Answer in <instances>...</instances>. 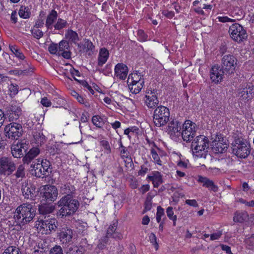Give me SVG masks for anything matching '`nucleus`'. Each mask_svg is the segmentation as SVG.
Masks as SVG:
<instances>
[{"mask_svg":"<svg viewBox=\"0 0 254 254\" xmlns=\"http://www.w3.org/2000/svg\"><path fill=\"white\" fill-rule=\"evenodd\" d=\"M73 236L72 230L67 227L62 228L58 233V236L63 244H66L71 241Z\"/></svg>","mask_w":254,"mask_h":254,"instance_id":"obj_16","label":"nucleus"},{"mask_svg":"<svg viewBox=\"0 0 254 254\" xmlns=\"http://www.w3.org/2000/svg\"><path fill=\"white\" fill-rule=\"evenodd\" d=\"M58 190L54 186H50L45 189L43 197L47 202L54 201L58 196Z\"/></svg>","mask_w":254,"mask_h":254,"instance_id":"obj_17","label":"nucleus"},{"mask_svg":"<svg viewBox=\"0 0 254 254\" xmlns=\"http://www.w3.org/2000/svg\"><path fill=\"white\" fill-rule=\"evenodd\" d=\"M19 15L23 18H28L30 17V12L28 7L21 6L18 12Z\"/></svg>","mask_w":254,"mask_h":254,"instance_id":"obj_38","label":"nucleus"},{"mask_svg":"<svg viewBox=\"0 0 254 254\" xmlns=\"http://www.w3.org/2000/svg\"><path fill=\"white\" fill-rule=\"evenodd\" d=\"M92 122L94 125L99 128H101L104 124L103 119L98 115L93 116Z\"/></svg>","mask_w":254,"mask_h":254,"instance_id":"obj_40","label":"nucleus"},{"mask_svg":"<svg viewBox=\"0 0 254 254\" xmlns=\"http://www.w3.org/2000/svg\"><path fill=\"white\" fill-rule=\"evenodd\" d=\"M41 103L43 106L46 107H48L51 106V101L48 100L47 97H44L42 98Z\"/></svg>","mask_w":254,"mask_h":254,"instance_id":"obj_61","label":"nucleus"},{"mask_svg":"<svg viewBox=\"0 0 254 254\" xmlns=\"http://www.w3.org/2000/svg\"><path fill=\"white\" fill-rule=\"evenodd\" d=\"M238 202L241 203L245 204L248 207H254V200H252L249 202L247 201L246 200L242 198H240L238 200Z\"/></svg>","mask_w":254,"mask_h":254,"instance_id":"obj_55","label":"nucleus"},{"mask_svg":"<svg viewBox=\"0 0 254 254\" xmlns=\"http://www.w3.org/2000/svg\"><path fill=\"white\" fill-rule=\"evenodd\" d=\"M37 225L42 233L50 234L52 232H56L58 226V222L55 218L48 219H39Z\"/></svg>","mask_w":254,"mask_h":254,"instance_id":"obj_6","label":"nucleus"},{"mask_svg":"<svg viewBox=\"0 0 254 254\" xmlns=\"http://www.w3.org/2000/svg\"><path fill=\"white\" fill-rule=\"evenodd\" d=\"M35 69L34 67L32 66H29L28 69H24L23 72L24 73V75H30L33 72Z\"/></svg>","mask_w":254,"mask_h":254,"instance_id":"obj_63","label":"nucleus"},{"mask_svg":"<svg viewBox=\"0 0 254 254\" xmlns=\"http://www.w3.org/2000/svg\"><path fill=\"white\" fill-rule=\"evenodd\" d=\"M39 164L40 166H41L42 168H43V169L44 170L45 173L48 175V174L51 172L49 170L51 164L50 161L46 159H42L41 161L40 160Z\"/></svg>","mask_w":254,"mask_h":254,"instance_id":"obj_41","label":"nucleus"},{"mask_svg":"<svg viewBox=\"0 0 254 254\" xmlns=\"http://www.w3.org/2000/svg\"><path fill=\"white\" fill-rule=\"evenodd\" d=\"M67 22L61 18L58 19L57 22L54 25V27L56 30H60L67 27Z\"/></svg>","mask_w":254,"mask_h":254,"instance_id":"obj_37","label":"nucleus"},{"mask_svg":"<svg viewBox=\"0 0 254 254\" xmlns=\"http://www.w3.org/2000/svg\"><path fill=\"white\" fill-rule=\"evenodd\" d=\"M58 18V13L54 10H52L47 16L45 26L48 29H52L54 27L53 24L56 22Z\"/></svg>","mask_w":254,"mask_h":254,"instance_id":"obj_24","label":"nucleus"},{"mask_svg":"<svg viewBox=\"0 0 254 254\" xmlns=\"http://www.w3.org/2000/svg\"><path fill=\"white\" fill-rule=\"evenodd\" d=\"M147 178L152 182L155 188H158L162 183V176L158 171L153 172L151 176H148Z\"/></svg>","mask_w":254,"mask_h":254,"instance_id":"obj_31","label":"nucleus"},{"mask_svg":"<svg viewBox=\"0 0 254 254\" xmlns=\"http://www.w3.org/2000/svg\"><path fill=\"white\" fill-rule=\"evenodd\" d=\"M175 124L174 120H172L168 125L166 131L170 135V137L174 139L175 138Z\"/></svg>","mask_w":254,"mask_h":254,"instance_id":"obj_42","label":"nucleus"},{"mask_svg":"<svg viewBox=\"0 0 254 254\" xmlns=\"http://www.w3.org/2000/svg\"><path fill=\"white\" fill-rule=\"evenodd\" d=\"M48 51L51 54H56L58 55V46L57 44L52 43L48 47Z\"/></svg>","mask_w":254,"mask_h":254,"instance_id":"obj_48","label":"nucleus"},{"mask_svg":"<svg viewBox=\"0 0 254 254\" xmlns=\"http://www.w3.org/2000/svg\"><path fill=\"white\" fill-rule=\"evenodd\" d=\"M152 207V202H151V199L150 198L147 197L145 200V203H144V209L143 210V213H145V212L149 211L151 209Z\"/></svg>","mask_w":254,"mask_h":254,"instance_id":"obj_51","label":"nucleus"},{"mask_svg":"<svg viewBox=\"0 0 254 254\" xmlns=\"http://www.w3.org/2000/svg\"><path fill=\"white\" fill-rule=\"evenodd\" d=\"M149 240L151 243L154 246L156 250H157L159 248V245L157 242V238L153 233H151L149 236Z\"/></svg>","mask_w":254,"mask_h":254,"instance_id":"obj_46","label":"nucleus"},{"mask_svg":"<svg viewBox=\"0 0 254 254\" xmlns=\"http://www.w3.org/2000/svg\"><path fill=\"white\" fill-rule=\"evenodd\" d=\"M74 93L77 95L76 99L80 103L84 104L86 107L90 106L89 103L85 101V99L82 96H80L76 92H74Z\"/></svg>","mask_w":254,"mask_h":254,"instance_id":"obj_57","label":"nucleus"},{"mask_svg":"<svg viewBox=\"0 0 254 254\" xmlns=\"http://www.w3.org/2000/svg\"><path fill=\"white\" fill-rule=\"evenodd\" d=\"M109 57V52L105 48H102L99 52L98 64L102 66L106 63Z\"/></svg>","mask_w":254,"mask_h":254,"instance_id":"obj_33","label":"nucleus"},{"mask_svg":"<svg viewBox=\"0 0 254 254\" xmlns=\"http://www.w3.org/2000/svg\"><path fill=\"white\" fill-rule=\"evenodd\" d=\"M40 153L39 148L37 147L32 148L28 151L23 158L24 164H28L35 157Z\"/></svg>","mask_w":254,"mask_h":254,"instance_id":"obj_28","label":"nucleus"},{"mask_svg":"<svg viewBox=\"0 0 254 254\" xmlns=\"http://www.w3.org/2000/svg\"><path fill=\"white\" fill-rule=\"evenodd\" d=\"M117 226V222H115L112 225H110L107 229L106 234L107 236H111L113 238L121 240L123 239V236L121 233L116 231Z\"/></svg>","mask_w":254,"mask_h":254,"instance_id":"obj_25","label":"nucleus"},{"mask_svg":"<svg viewBox=\"0 0 254 254\" xmlns=\"http://www.w3.org/2000/svg\"><path fill=\"white\" fill-rule=\"evenodd\" d=\"M9 49L16 57L20 60H24L25 56L22 52L15 45H9Z\"/></svg>","mask_w":254,"mask_h":254,"instance_id":"obj_36","label":"nucleus"},{"mask_svg":"<svg viewBox=\"0 0 254 254\" xmlns=\"http://www.w3.org/2000/svg\"><path fill=\"white\" fill-rule=\"evenodd\" d=\"M249 215L246 211L236 212L234 214L233 221L235 222L243 223L248 219Z\"/></svg>","mask_w":254,"mask_h":254,"instance_id":"obj_34","label":"nucleus"},{"mask_svg":"<svg viewBox=\"0 0 254 254\" xmlns=\"http://www.w3.org/2000/svg\"><path fill=\"white\" fill-rule=\"evenodd\" d=\"M78 47L80 48L79 52H87L88 55L91 56L93 54V51L95 49V47L93 43L89 40H85L83 46L78 44Z\"/></svg>","mask_w":254,"mask_h":254,"instance_id":"obj_29","label":"nucleus"},{"mask_svg":"<svg viewBox=\"0 0 254 254\" xmlns=\"http://www.w3.org/2000/svg\"><path fill=\"white\" fill-rule=\"evenodd\" d=\"M170 112L169 109L163 106L157 107L154 110L153 122L157 127H161L166 124L169 121Z\"/></svg>","mask_w":254,"mask_h":254,"instance_id":"obj_5","label":"nucleus"},{"mask_svg":"<svg viewBox=\"0 0 254 254\" xmlns=\"http://www.w3.org/2000/svg\"><path fill=\"white\" fill-rule=\"evenodd\" d=\"M180 155H181V154H180L179 155L180 159H179V160H178L177 161V166H176V168H178L179 170H184L187 171V169L188 168V161H182L181 159V158L180 156Z\"/></svg>","mask_w":254,"mask_h":254,"instance_id":"obj_44","label":"nucleus"},{"mask_svg":"<svg viewBox=\"0 0 254 254\" xmlns=\"http://www.w3.org/2000/svg\"><path fill=\"white\" fill-rule=\"evenodd\" d=\"M75 191V187L70 183L62 184L60 189L61 193L65 194L64 196H67L69 197H72V194L74 193Z\"/></svg>","mask_w":254,"mask_h":254,"instance_id":"obj_27","label":"nucleus"},{"mask_svg":"<svg viewBox=\"0 0 254 254\" xmlns=\"http://www.w3.org/2000/svg\"><path fill=\"white\" fill-rule=\"evenodd\" d=\"M209 141L204 135L197 136L192 142L191 148L193 154L198 158H205L208 155Z\"/></svg>","mask_w":254,"mask_h":254,"instance_id":"obj_3","label":"nucleus"},{"mask_svg":"<svg viewBox=\"0 0 254 254\" xmlns=\"http://www.w3.org/2000/svg\"><path fill=\"white\" fill-rule=\"evenodd\" d=\"M130 80L129 75L128 78V83H129V89L130 92L134 94L138 93L143 87L144 81L140 79L139 80H132L131 82L129 81Z\"/></svg>","mask_w":254,"mask_h":254,"instance_id":"obj_22","label":"nucleus"},{"mask_svg":"<svg viewBox=\"0 0 254 254\" xmlns=\"http://www.w3.org/2000/svg\"><path fill=\"white\" fill-rule=\"evenodd\" d=\"M162 14L166 17L169 18H172L174 15V12L172 11H168V10H163L162 11Z\"/></svg>","mask_w":254,"mask_h":254,"instance_id":"obj_64","label":"nucleus"},{"mask_svg":"<svg viewBox=\"0 0 254 254\" xmlns=\"http://www.w3.org/2000/svg\"><path fill=\"white\" fill-rule=\"evenodd\" d=\"M21 190L25 198L32 199L34 196L35 192V188L31 186H29L27 184L23 185Z\"/></svg>","mask_w":254,"mask_h":254,"instance_id":"obj_30","label":"nucleus"},{"mask_svg":"<svg viewBox=\"0 0 254 254\" xmlns=\"http://www.w3.org/2000/svg\"><path fill=\"white\" fill-rule=\"evenodd\" d=\"M205 187L209 189V190L213 191L214 192H216L218 190V187L216 185L214 184V183L213 181L209 180L207 183Z\"/></svg>","mask_w":254,"mask_h":254,"instance_id":"obj_49","label":"nucleus"},{"mask_svg":"<svg viewBox=\"0 0 254 254\" xmlns=\"http://www.w3.org/2000/svg\"><path fill=\"white\" fill-rule=\"evenodd\" d=\"M2 254H21L19 249L14 246L8 247Z\"/></svg>","mask_w":254,"mask_h":254,"instance_id":"obj_43","label":"nucleus"},{"mask_svg":"<svg viewBox=\"0 0 254 254\" xmlns=\"http://www.w3.org/2000/svg\"><path fill=\"white\" fill-rule=\"evenodd\" d=\"M254 94V85L250 82L241 85L238 90V96L241 101L251 100Z\"/></svg>","mask_w":254,"mask_h":254,"instance_id":"obj_11","label":"nucleus"},{"mask_svg":"<svg viewBox=\"0 0 254 254\" xmlns=\"http://www.w3.org/2000/svg\"><path fill=\"white\" fill-rule=\"evenodd\" d=\"M228 145L223 138L218 135L216 139L212 141V150L215 153H223L225 152L228 148Z\"/></svg>","mask_w":254,"mask_h":254,"instance_id":"obj_15","label":"nucleus"},{"mask_svg":"<svg viewBox=\"0 0 254 254\" xmlns=\"http://www.w3.org/2000/svg\"><path fill=\"white\" fill-rule=\"evenodd\" d=\"M16 170V165L11 157L5 156L0 158V175L8 176Z\"/></svg>","mask_w":254,"mask_h":254,"instance_id":"obj_10","label":"nucleus"},{"mask_svg":"<svg viewBox=\"0 0 254 254\" xmlns=\"http://www.w3.org/2000/svg\"><path fill=\"white\" fill-rule=\"evenodd\" d=\"M222 235V232L221 231L213 233L210 235V240L212 241L218 240L221 237Z\"/></svg>","mask_w":254,"mask_h":254,"instance_id":"obj_60","label":"nucleus"},{"mask_svg":"<svg viewBox=\"0 0 254 254\" xmlns=\"http://www.w3.org/2000/svg\"><path fill=\"white\" fill-rule=\"evenodd\" d=\"M176 173L178 177L180 178L184 177L186 176V170H179L178 168H176Z\"/></svg>","mask_w":254,"mask_h":254,"instance_id":"obj_62","label":"nucleus"},{"mask_svg":"<svg viewBox=\"0 0 254 254\" xmlns=\"http://www.w3.org/2000/svg\"><path fill=\"white\" fill-rule=\"evenodd\" d=\"M36 215V209L32 204L24 203L18 206L13 215L14 224L23 226L33 221Z\"/></svg>","mask_w":254,"mask_h":254,"instance_id":"obj_1","label":"nucleus"},{"mask_svg":"<svg viewBox=\"0 0 254 254\" xmlns=\"http://www.w3.org/2000/svg\"><path fill=\"white\" fill-rule=\"evenodd\" d=\"M7 115H8L9 120H16L21 114V109L19 107L14 104H11L7 107L6 111Z\"/></svg>","mask_w":254,"mask_h":254,"instance_id":"obj_20","label":"nucleus"},{"mask_svg":"<svg viewBox=\"0 0 254 254\" xmlns=\"http://www.w3.org/2000/svg\"><path fill=\"white\" fill-rule=\"evenodd\" d=\"M156 91L154 90L153 91H151L150 95H146L145 96V104L149 108L153 109L158 105L159 101L155 94Z\"/></svg>","mask_w":254,"mask_h":254,"instance_id":"obj_21","label":"nucleus"},{"mask_svg":"<svg viewBox=\"0 0 254 254\" xmlns=\"http://www.w3.org/2000/svg\"><path fill=\"white\" fill-rule=\"evenodd\" d=\"M13 176L16 178H23L25 176V167L23 165H20L17 168L15 173L13 174Z\"/></svg>","mask_w":254,"mask_h":254,"instance_id":"obj_39","label":"nucleus"},{"mask_svg":"<svg viewBox=\"0 0 254 254\" xmlns=\"http://www.w3.org/2000/svg\"><path fill=\"white\" fill-rule=\"evenodd\" d=\"M137 35L139 39L141 41H145L147 38V36L145 34L142 30H139L137 31Z\"/></svg>","mask_w":254,"mask_h":254,"instance_id":"obj_56","label":"nucleus"},{"mask_svg":"<svg viewBox=\"0 0 254 254\" xmlns=\"http://www.w3.org/2000/svg\"><path fill=\"white\" fill-rule=\"evenodd\" d=\"M58 46V55L62 56L64 58L69 59L71 56V53L69 50V43L67 41L62 40Z\"/></svg>","mask_w":254,"mask_h":254,"instance_id":"obj_18","label":"nucleus"},{"mask_svg":"<svg viewBox=\"0 0 254 254\" xmlns=\"http://www.w3.org/2000/svg\"><path fill=\"white\" fill-rule=\"evenodd\" d=\"M121 153V157L122 158H127L129 157V152L128 151L127 147H125L122 148H119Z\"/></svg>","mask_w":254,"mask_h":254,"instance_id":"obj_52","label":"nucleus"},{"mask_svg":"<svg viewBox=\"0 0 254 254\" xmlns=\"http://www.w3.org/2000/svg\"><path fill=\"white\" fill-rule=\"evenodd\" d=\"M166 213L167 216L173 220V224L175 225V217L173 216L174 211L173 207L171 206L168 207L167 209Z\"/></svg>","mask_w":254,"mask_h":254,"instance_id":"obj_54","label":"nucleus"},{"mask_svg":"<svg viewBox=\"0 0 254 254\" xmlns=\"http://www.w3.org/2000/svg\"><path fill=\"white\" fill-rule=\"evenodd\" d=\"M58 204L61 207L59 211V216L61 218L73 215L79 206V203L77 199L67 196H63L58 201Z\"/></svg>","mask_w":254,"mask_h":254,"instance_id":"obj_2","label":"nucleus"},{"mask_svg":"<svg viewBox=\"0 0 254 254\" xmlns=\"http://www.w3.org/2000/svg\"><path fill=\"white\" fill-rule=\"evenodd\" d=\"M151 154L152 155V157L153 159L155 162L157 163L159 165H161V161L160 159V158L157 153V152L154 149L152 148L151 149Z\"/></svg>","mask_w":254,"mask_h":254,"instance_id":"obj_50","label":"nucleus"},{"mask_svg":"<svg viewBox=\"0 0 254 254\" xmlns=\"http://www.w3.org/2000/svg\"><path fill=\"white\" fill-rule=\"evenodd\" d=\"M221 68L226 74L234 73L237 65V58L232 54H225L222 56L221 60Z\"/></svg>","mask_w":254,"mask_h":254,"instance_id":"obj_7","label":"nucleus"},{"mask_svg":"<svg viewBox=\"0 0 254 254\" xmlns=\"http://www.w3.org/2000/svg\"><path fill=\"white\" fill-rule=\"evenodd\" d=\"M8 90L10 92L9 95L11 97H13L16 95L18 93V86L17 85H14L13 84H11L8 86Z\"/></svg>","mask_w":254,"mask_h":254,"instance_id":"obj_47","label":"nucleus"},{"mask_svg":"<svg viewBox=\"0 0 254 254\" xmlns=\"http://www.w3.org/2000/svg\"><path fill=\"white\" fill-rule=\"evenodd\" d=\"M28 149V143L26 140L18 141L13 143L11 147V152L14 158H19L23 156Z\"/></svg>","mask_w":254,"mask_h":254,"instance_id":"obj_13","label":"nucleus"},{"mask_svg":"<svg viewBox=\"0 0 254 254\" xmlns=\"http://www.w3.org/2000/svg\"><path fill=\"white\" fill-rule=\"evenodd\" d=\"M128 71V67L126 64L119 63L115 67V75L121 80H124L127 76Z\"/></svg>","mask_w":254,"mask_h":254,"instance_id":"obj_19","label":"nucleus"},{"mask_svg":"<svg viewBox=\"0 0 254 254\" xmlns=\"http://www.w3.org/2000/svg\"><path fill=\"white\" fill-rule=\"evenodd\" d=\"M4 131L8 138L17 139L22 135V126L19 124L12 123L5 127Z\"/></svg>","mask_w":254,"mask_h":254,"instance_id":"obj_12","label":"nucleus"},{"mask_svg":"<svg viewBox=\"0 0 254 254\" xmlns=\"http://www.w3.org/2000/svg\"><path fill=\"white\" fill-rule=\"evenodd\" d=\"M40 159L37 160L36 162H33L32 164L31 165V167L33 168V169L31 170L33 174L38 178H44V177L48 176V174L45 173L44 170H43V168H42L41 166H40Z\"/></svg>","mask_w":254,"mask_h":254,"instance_id":"obj_23","label":"nucleus"},{"mask_svg":"<svg viewBox=\"0 0 254 254\" xmlns=\"http://www.w3.org/2000/svg\"><path fill=\"white\" fill-rule=\"evenodd\" d=\"M229 33L231 38L238 43L243 41L247 38L246 30L241 25L238 23H234L230 26Z\"/></svg>","mask_w":254,"mask_h":254,"instance_id":"obj_9","label":"nucleus"},{"mask_svg":"<svg viewBox=\"0 0 254 254\" xmlns=\"http://www.w3.org/2000/svg\"><path fill=\"white\" fill-rule=\"evenodd\" d=\"M65 37L68 42H70L76 44L79 41V37L78 34L71 29H68L66 31L65 34Z\"/></svg>","mask_w":254,"mask_h":254,"instance_id":"obj_32","label":"nucleus"},{"mask_svg":"<svg viewBox=\"0 0 254 254\" xmlns=\"http://www.w3.org/2000/svg\"><path fill=\"white\" fill-rule=\"evenodd\" d=\"M85 250L80 249L75 245L69 246L67 250L66 254H83Z\"/></svg>","mask_w":254,"mask_h":254,"instance_id":"obj_35","label":"nucleus"},{"mask_svg":"<svg viewBox=\"0 0 254 254\" xmlns=\"http://www.w3.org/2000/svg\"><path fill=\"white\" fill-rule=\"evenodd\" d=\"M88 246L89 245L87 243V239L86 238H82L79 243V246L78 247H79L80 249L85 250V249L87 248Z\"/></svg>","mask_w":254,"mask_h":254,"instance_id":"obj_58","label":"nucleus"},{"mask_svg":"<svg viewBox=\"0 0 254 254\" xmlns=\"http://www.w3.org/2000/svg\"><path fill=\"white\" fill-rule=\"evenodd\" d=\"M198 127L196 125L190 120L186 121L182 126V138L186 142L190 141L196 135Z\"/></svg>","mask_w":254,"mask_h":254,"instance_id":"obj_8","label":"nucleus"},{"mask_svg":"<svg viewBox=\"0 0 254 254\" xmlns=\"http://www.w3.org/2000/svg\"><path fill=\"white\" fill-rule=\"evenodd\" d=\"M101 145L105 149L108 151V153L111 152V147L108 141L105 140L101 141Z\"/></svg>","mask_w":254,"mask_h":254,"instance_id":"obj_59","label":"nucleus"},{"mask_svg":"<svg viewBox=\"0 0 254 254\" xmlns=\"http://www.w3.org/2000/svg\"><path fill=\"white\" fill-rule=\"evenodd\" d=\"M55 210V206L52 204H43L39 206L38 210L39 214L44 216V219L49 217V215L52 213Z\"/></svg>","mask_w":254,"mask_h":254,"instance_id":"obj_26","label":"nucleus"},{"mask_svg":"<svg viewBox=\"0 0 254 254\" xmlns=\"http://www.w3.org/2000/svg\"><path fill=\"white\" fill-rule=\"evenodd\" d=\"M32 34L33 37L37 39H39L43 36V32L39 29H34L32 30Z\"/></svg>","mask_w":254,"mask_h":254,"instance_id":"obj_53","label":"nucleus"},{"mask_svg":"<svg viewBox=\"0 0 254 254\" xmlns=\"http://www.w3.org/2000/svg\"><path fill=\"white\" fill-rule=\"evenodd\" d=\"M49 254H64V253L63 249L60 246L55 245L50 249Z\"/></svg>","mask_w":254,"mask_h":254,"instance_id":"obj_45","label":"nucleus"},{"mask_svg":"<svg viewBox=\"0 0 254 254\" xmlns=\"http://www.w3.org/2000/svg\"><path fill=\"white\" fill-rule=\"evenodd\" d=\"M232 152L240 158H246L250 154V143L242 138H238L232 143Z\"/></svg>","mask_w":254,"mask_h":254,"instance_id":"obj_4","label":"nucleus"},{"mask_svg":"<svg viewBox=\"0 0 254 254\" xmlns=\"http://www.w3.org/2000/svg\"><path fill=\"white\" fill-rule=\"evenodd\" d=\"M224 74L226 72L218 65L213 66L210 71V78L215 83H220L223 79Z\"/></svg>","mask_w":254,"mask_h":254,"instance_id":"obj_14","label":"nucleus"}]
</instances>
